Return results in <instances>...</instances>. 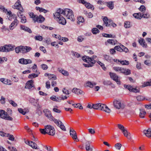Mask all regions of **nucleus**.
Listing matches in <instances>:
<instances>
[{
    "mask_svg": "<svg viewBox=\"0 0 151 151\" xmlns=\"http://www.w3.org/2000/svg\"><path fill=\"white\" fill-rule=\"evenodd\" d=\"M124 136L126 137L128 139H132L131 134L129 132H127V130L125 129L124 130L122 131Z\"/></svg>",
    "mask_w": 151,
    "mask_h": 151,
    "instance_id": "21",
    "label": "nucleus"
},
{
    "mask_svg": "<svg viewBox=\"0 0 151 151\" xmlns=\"http://www.w3.org/2000/svg\"><path fill=\"white\" fill-rule=\"evenodd\" d=\"M136 99L138 101H141L145 99L144 96H139L136 97Z\"/></svg>",
    "mask_w": 151,
    "mask_h": 151,
    "instance_id": "48",
    "label": "nucleus"
},
{
    "mask_svg": "<svg viewBox=\"0 0 151 151\" xmlns=\"http://www.w3.org/2000/svg\"><path fill=\"white\" fill-rule=\"evenodd\" d=\"M21 46L16 47L15 48L16 52L17 53H18L20 51L21 52Z\"/></svg>",
    "mask_w": 151,
    "mask_h": 151,
    "instance_id": "55",
    "label": "nucleus"
},
{
    "mask_svg": "<svg viewBox=\"0 0 151 151\" xmlns=\"http://www.w3.org/2000/svg\"><path fill=\"white\" fill-rule=\"evenodd\" d=\"M120 63L122 65H127L129 64V62L128 61L125 60H122L120 61Z\"/></svg>",
    "mask_w": 151,
    "mask_h": 151,
    "instance_id": "44",
    "label": "nucleus"
},
{
    "mask_svg": "<svg viewBox=\"0 0 151 151\" xmlns=\"http://www.w3.org/2000/svg\"><path fill=\"white\" fill-rule=\"evenodd\" d=\"M57 122H54L58 126H59L60 129L63 130L64 131H65L66 129L65 128V127L62 122L59 120H57Z\"/></svg>",
    "mask_w": 151,
    "mask_h": 151,
    "instance_id": "18",
    "label": "nucleus"
},
{
    "mask_svg": "<svg viewBox=\"0 0 151 151\" xmlns=\"http://www.w3.org/2000/svg\"><path fill=\"white\" fill-rule=\"evenodd\" d=\"M144 63L148 66L151 65V61L149 60H145L144 62Z\"/></svg>",
    "mask_w": 151,
    "mask_h": 151,
    "instance_id": "52",
    "label": "nucleus"
},
{
    "mask_svg": "<svg viewBox=\"0 0 151 151\" xmlns=\"http://www.w3.org/2000/svg\"><path fill=\"white\" fill-rule=\"evenodd\" d=\"M35 39L36 40L42 41V40L43 38L42 36L40 35L36 36L35 37Z\"/></svg>",
    "mask_w": 151,
    "mask_h": 151,
    "instance_id": "46",
    "label": "nucleus"
},
{
    "mask_svg": "<svg viewBox=\"0 0 151 151\" xmlns=\"http://www.w3.org/2000/svg\"><path fill=\"white\" fill-rule=\"evenodd\" d=\"M107 42L112 45H115L117 43V41L115 40L108 39L107 41Z\"/></svg>",
    "mask_w": 151,
    "mask_h": 151,
    "instance_id": "29",
    "label": "nucleus"
},
{
    "mask_svg": "<svg viewBox=\"0 0 151 151\" xmlns=\"http://www.w3.org/2000/svg\"><path fill=\"white\" fill-rule=\"evenodd\" d=\"M72 52L73 53L74 56H75L76 57L78 58L80 57V54L77 53V52Z\"/></svg>",
    "mask_w": 151,
    "mask_h": 151,
    "instance_id": "61",
    "label": "nucleus"
},
{
    "mask_svg": "<svg viewBox=\"0 0 151 151\" xmlns=\"http://www.w3.org/2000/svg\"><path fill=\"white\" fill-rule=\"evenodd\" d=\"M78 22H84V19L83 17H80L78 18Z\"/></svg>",
    "mask_w": 151,
    "mask_h": 151,
    "instance_id": "58",
    "label": "nucleus"
},
{
    "mask_svg": "<svg viewBox=\"0 0 151 151\" xmlns=\"http://www.w3.org/2000/svg\"><path fill=\"white\" fill-rule=\"evenodd\" d=\"M145 7L143 5H141L140 7L139 8V9L140 11L141 12H143L145 10Z\"/></svg>",
    "mask_w": 151,
    "mask_h": 151,
    "instance_id": "53",
    "label": "nucleus"
},
{
    "mask_svg": "<svg viewBox=\"0 0 151 151\" xmlns=\"http://www.w3.org/2000/svg\"><path fill=\"white\" fill-rule=\"evenodd\" d=\"M104 57L107 61L111 63L113 62V59L109 56L107 55H104Z\"/></svg>",
    "mask_w": 151,
    "mask_h": 151,
    "instance_id": "27",
    "label": "nucleus"
},
{
    "mask_svg": "<svg viewBox=\"0 0 151 151\" xmlns=\"http://www.w3.org/2000/svg\"><path fill=\"white\" fill-rule=\"evenodd\" d=\"M130 22H129L126 21L124 22V27L125 28L130 27Z\"/></svg>",
    "mask_w": 151,
    "mask_h": 151,
    "instance_id": "54",
    "label": "nucleus"
},
{
    "mask_svg": "<svg viewBox=\"0 0 151 151\" xmlns=\"http://www.w3.org/2000/svg\"><path fill=\"white\" fill-rule=\"evenodd\" d=\"M83 13L85 14L87 17L88 18H91L93 17L92 13L91 12L88 13L86 10H84L83 11Z\"/></svg>",
    "mask_w": 151,
    "mask_h": 151,
    "instance_id": "30",
    "label": "nucleus"
},
{
    "mask_svg": "<svg viewBox=\"0 0 151 151\" xmlns=\"http://www.w3.org/2000/svg\"><path fill=\"white\" fill-rule=\"evenodd\" d=\"M72 92L75 94L78 95L83 94H84L83 92L80 89L77 88H74L72 90Z\"/></svg>",
    "mask_w": 151,
    "mask_h": 151,
    "instance_id": "19",
    "label": "nucleus"
},
{
    "mask_svg": "<svg viewBox=\"0 0 151 151\" xmlns=\"http://www.w3.org/2000/svg\"><path fill=\"white\" fill-rule=\"evenodd\" d=\"M48 78L50 80H56L57 79L56 76L53 74H50L48 76Z\"/></svg>",
    "mask_w": 151,
    "mask_h": 151,
    "instance_id": "39",
    "label": "nucleus"
},
{
    "mask_svg": "<svg viewBox=\"0 0 151 151\" xmlns=\"http://www.w3.org/2000/svg\"><path fill=\"white\" fill-rule=\"evenodd\" d=\"M86 7L88 9H94L93 6L90 3L87 2L86 3L84 4Z\"/></svg>",
    "mask_w": 151,
    "mask_h": 151,
    "instance_id": "34",
    "label": "nucleus"
},
{
    "mask_svg": "<svg viewBox=\"0 0 151 151\" xmlns=\"http://www.w3.org/2000/svg\"><path fill=\"white\" fill-rule=\"evenodd\" d=\"M20 29L29 33H32V31L30 29L24 25L20 26Z\"/></svg>",
    "mask_w": 151,
    "mask_h": 151,
    "instance_id": "23",
    "label": "nucleus"
},
{
    "mask_svg": "<svg viewBox=\"0 0 151 151\" xmlns=\"http://www.w3.org/2000/svg\"><path fill=\"white\" fill-rule=\"evenodd\" d=\"M109 74L111 78L114 81H115L117 80L118 79L119 77L116 73L111 72H110Z\"/></svg>",
    "mask_w": 151,
    "mask_h": 151,
    "instance_id": "24",
    "label": "nucleus"
},
{
    "mask_svg": "<svg viewBox=\"0 0 151 151\" xmlns=\"http://www.w3.org/2000/svg\"><path fill=\"white\" fill-rule=\"evenodd\" d=\"M86 86L89 87L91 88H92L94 86L96 85V83L95 82H91L89 81H88L86 83Z\"/></svg>",
    "mask_w": 151,
    "mask_h": 151,
    "instance_id": "25",
    "label": "nucleus"
},
{
    "mask_svg": "<svg viewBox=\"0 0 151 151\" xmlns=\"http://www.w3.org/2000/svg\"><path fill=\"white\" fill-rule=\"evenodd\" d=\"M118 127L120 129L122 132L125 129L124 127L121 124H118Z\"/></svg>",
    "mask_w": 151,
    "mask_h": 151,
    "instance_id": "60",
    "label": "nucleus"
},
{
    "mask_svg": "<svg viewBox=\"0 0 151 151\" xmlns=\"http://www.w3.org/2000/svg\"><path fill=\"white\" fill-rule=\"evenodd\" d=\"M55 130L54 129V127H52V128H51L50 130V132H49L48 133V134L52 136H53L55 135Z\"/></svg>",
    "mask_w": 151,
    "mask_h": 151,
    "instance_id": "37",
    "label": "nucleus"
},
{
    "mask_svg": "<svg viewBox=\"0 0 151 151\" xmlns=\"http://www.w3.org/2000/svg\"><path fill=\"white\" fill-rule=\"evenodd\" d=\"M85 145V148L87 151H93V146L91 145L90 141H86Z\"/></svg>",
    "mask_w": 151,
    "mask_h": 151,
    "instance_id": "16",
    "label": "nucleus"
},
{
    "mask_svg": "<svg viewBox=\"0 0 151 151\" xmlns=\"http://www.w3.org/2000/svg\"><path fill=\"white\" fill-rule=\"evenodd\" d=\"M0 101L1 103L2 104H4L5 103V99L4 98L3 96H1V98L0 99Z\"/></svg>",
    "mask_w": 151,
    "mask_h": 151,
    "instance_id": "64",
    "label": "nucleus"
},
{
    "mask_svg": "<svg viewBox=\"0 0 151 151\" xmlns=\"http://www.w3.org/2000/svg\"><path fill=\"white\" fill-rule=\"evenodd\" d=\"M6 136L9 137V139L11 141H13L14 140V137L12 135L8 134H7Z\"/></svg>",
    "mask_w": 151,
    "mask_h": 151,
    "instance_id": "49",
    "label": "nucleus"
},
{
    "mask_svg": "<svg viewBox=\"0 0 151 151\" xmlns=\"http://www.w3.org/2000/svg\"><path fill=\"white\" fill-rule=\"evenodd\" d=\"M33 81L31 80L28 81L26 83L25 88L30 89L33 87L34 85L33 84Z\"/></svg>",
    "mask_w": 151,
    "mask_h": 151,
    "instance_id": "14",
    "label": "nucleus"
},
{
    "mask_svg": "<svg viewBox=\"0 0 151 151\" xmlns=\"http://www.w3.org/2000/svg\"><path fill=\"white\" fill-rule=\"evenodd\" d=\"M40 131L41 133L43 134H47L45 128L43 129H40Z\"/></svg>",
    "mask_w": 151,
    "mask_h": 151,
    "instance_id": "63",
    "label": "nucleus"
},
{
    "mask_svg": "<svg viewBox=\"0 0 151 151\" xmlns=\"http://www.w3.org/2000/svg\"><path fill=\"white\" fill-rule=\"evenodd\" d=\"M21 52L23 53H26L29 52L32 50V48L29 46H21Z\"/></svg>",
    "mask_w": 151,
    "mask_h": 151,
    "instance_id": "12",
    "label": "nucleus"
},
{
    "mask_svg": "<svg viewBox=\"0 0 151 151\" xmlns=\"http://www.w3.org/2000/svg\"><path fill=\"white\" fill-rule=\"evenodd\" d=\"M13 7L14 9H17L22 12H24V9L21 4V2L19 0L17 1L14 4Z\"/></svg>",
    "mask_w": 151,
    "mask_h": 151,
    "instance_id": "11",
    "label": "nucleus"
},
{
    "mask_svg": "<svg viewBox=\"0 0 151 151\" xmlns=\"http://www.w3.org/2000/svg\"><path fill=\"white\" fill-rule=\"evenodd\" d=\"M148 86H151V79L150 80L148 81L145 82L142 86L143 87H145Z\"/></svg>",
    "mask_w": 151,
    "mask_h": 151,
    "instance_id": "38",
    "label": "nucleus"
},
{
    "mask_svg": "<svg viewBox=\"0 0 151 151\" xmlns=\"http://www.w3.org/2000/svg\"><path fill=\"white\" fill-rule=\"evenodd\" d=\"M84 57V56H83L82 57V59L83 60L88 63L87 64H83V65H84V66L85 67H92L94 65V61L93 60V61H92L91 60V59H89V60L88 59V58H86V59H83V58ZM86 59V58H85Z\"/></svg>",
    "mask_w": 151,
    "mask_h": 151,
    "instance_id": "9",
    "label": "nucleus"
},
{
    "mask_svg": "<svg viewBox=\"0 0 151 151\" xmlns=\"http://www.w3.org/2000/svg\"><path fill=\"white\" fill-rule=\"evenodd\" d=\"M97 57V56L96 55H93L91 57H88V56H84V57L83 58V59H86L85 58H88V59L89 60V59H91V60L92 61H93V60L94 61V64L96 63V60H94V59H95Z\"/></svg>",
    "mask_w": 151,
    "mask_h": 151,
    "instance_id": "31",
    "label": "nucleus"
},
{
    "mask_svg": "<svg viewBox=\"0 0 151 151\" xmlns=\"http://www.w3.org/2000/svg\"><path fill=\"white\" fill-rule=\"evenodd\" d=\"M54 18L56 19L58 22L63 25L66 23V20L63 15L66 16L67 19L71 21H74V17L72 11L68 9H63L60 8L58 9L57 12L53 14Z\"/></svg>",
    "mask_w": 151,
    "mask_h": 151,
    "instance_id": "1",
    "label": "nucleus"
},
{
    "mask_svg": "<svg viewBox=\"0 0 151 151\" xmlns=\"http://www.w3.org/2000/svg\"><path fill=\"white\" fill-rule=\"evenodd\" d=\"M113 69L116 71L120 72V73H124L126 75H129L131 73L130 70L128 69H125L121 67H114Z\"/></svg>",
    "mask_w": 151,
    "mask_h": 151,
    "instance_id": "6",
    "label": "nucleus"
},
{
    "mask_svg": "<svg viewBox=\"0 0 151 151\" xmlns=\"http://www.w3.org/2000/svg\"><path fill=\"white\" fill-rule=\"evenodd\" d=\"M27 144H28L32 148L35 149H39V148L37 147V145L36 143L32 141H28L25 142Z\"/></svg>",
    "mask_w": 151,
    "mask_h": 151,
    "instance_id": "15",
    "label": "nucleus"
},
{
    "mask_svg": "<svg viewBox=\"0 0 151 151\" xmlns=\"http://www.w3.org/2000/svg\"><path fill=\"white\" fill-rule=\"evenodd\" d=\"M52 128V126L50 125H47L45 126V128L47 134H48L49 132H50V130Z\"/></svg>",
    "mask_w": 151,
    "mask_h": 151,
    "instance_id": "35",
    "label": "nucleus"
},
{
    "mask_svg": "<svg viewBox=\"0 0 151 151\" xmlns=\"http://www.w3.org/2000/svg\"><path fill=\"white\" fill-rule=\"evenodd\" d=\"M29 15L35 23L37 22L41 23L45 20V18L41 15L38 16L35 14L33 12H30L29 13Z\"/></svg>",
    "mask_w": 151,
    "mask_h": 151,
    "instance_id": "3",
    "label": "nucleus"
},
{
    "mask_svg": "<svg viewBox=\"0 0 151 151\" xmlns=\"http://www.w3.org/2000/svg\"><path fill=\"white\" fill-rule=\"evenodd\" d=\"M102 35L103 37H106L114 38L115 37V36H113L111 34H109L105 33L103 34Z\"/></svg>",
    "mask_w": 151,
    "mask_h": 151,
    "instance_id": "40",
    "label": "nucleus"
},
{
    "mask_svg": "<svg viewBox=\"0 0 151 151\" xmlns=\"http://www.w3.org/2000/svg\"><path fill=\"white\" fill-rule=\"evenodd\" d=\"M97 62L102 67V68L104 70L106 69V68L105 67L104 65V63H101L99 61H97Z\"/></svg>",
    "mask_w": 151,
    "mask_h": 151,
    "instance_id": "43",
    "label": "nucleus"
},
{
    "mask_svg": "<svg viewBox=\"0 0 151 151\" xmlns=\"http://www.w3.org/2000/svg\"><path fill=\"white\" fill-rule=\"evenodd\" d=\"M38 76V74H36L35 73H32L29 74L28 76V78H33L37 77Z\"/></svg>",
    "mask_w": 151,
    "mask_h": 151,
    "instance_id": "42",
    "label": "nucleus"
},
{
    "mask_svg": "<svg viewBox=\"0 0 151 151\" xmlns=\"http://www.w3.org/2000/svg\"><path fill=\"white\" fill-rule=\"evenodd\" d=\"M92 32L93 34H96L97 33H99V31L97 28H94L92 29Z\"/></svg>",
    "mask_w": 151,
    "mask_h": 151,
    "instance_id": "45",
    "label": "nucleus"
},
{
    "mask_svg": "<svg viewBox=\"0 0 151 151\" xmlns=\"http://www.w3.org/2000/svg\"><path fill=\"white\" fill-rule=\"evenodd\" d=\"M42 68L44 70H46L48 68V66L46 64H43L41 65Z\"/></svg>",
    "mask_w": 151,
    "mask_h": 151,
    "instance_id": "56",
    "label": "nucleus"
},
{
    "mask_svg": "<svg viewBox=\"0 0 151 151\" xmlns=\"http://www.w3.org/2000/svg\"><path fill=\"white\" fill-rule=\"evenodd\" d=\"M45 115L50 121L54 122H57V119H56L52 116L51 112L48 109H45L43 111Z\"/></svg>",
    "mask_w": 151,
    "mask_h": 151,
    "instance_id": "7",
    "label": "nucleus"
},
{
    "mask_svg": "<svg viewBox=\"0 0 151 151\" xmlns=\"http://www.w3.org/2000/svg\"><path fill=\"white\" fill-rule=\"evenodd\" d=\"M114 49L121 52H127L129 51L128 49L122 45H120L119 46H115L114 47Z\"/></svg>",
    "mask_w": 151,
    "mask_h": 151,
    "instance_id": "10",
    "label": "nucleus"
},
{
    "mask_svg": "<svg viewBox=\"0 0 151 151\" xmlns=\"http://www.w3.org/2000/svg\"><path fill=\"white\" fill-rule=\"evenodd\" d=\"M104 24L106 27L109 26L112 22L110 19H109L106 17H105L103 19Z\"/></svg>",
    "mask_w": 151,
    "mask_h": 151,
    "instance_id": "17",
    "label": "nucleus"
},
{
    "mask_svg": "<svg viewBox=\"0 0 151 151\" xmlns=\"http://www.w3.org/2000/svg\"><path fill=\"white\" fill-rule=\"evenodd\" d=\"M103 84L105 85H110L111 83L109 81H104L103 82Z\"/></svg>",
    "mask_w": 151,
    "mask_h": 151,
    "instance_id": "57",
    "label": "nucleus"
},
{
    "mask_svg": "<svg viewBox=\"0 0 151 151\" xmlns=\"http://www.w3.org/2000/svg\"><path fill=\"white\" fill-rule=\"evenodd\" d=\"M107 4V6L109 7L110 9H112L114 8V4L112 2L109 1L108 2H106Z\"/></svg>",
    "mask_w": 151,
    "mask_h": 151,
    "instance_id": "36",
    "label": "nucleus"
},
{
    "mask_svg": "<svg viewBox=\"0 0 151 151\" xmlns=\"http://www.w3.org/2000/svg\"><path fill=\"white\" fill-rule=\"evenodd\" d=\"M15 46L10 44L5 45L0 47V50L3 52H8L13 50L15 48Z\"/></svg>",
    "mask_w": 151,
    "mask_h": 151,
    "instance_id": "5",
    "label": "nucleus"
},
{
    "mask_svg": "<svg viewBox=\"0 0 151 151\" xmlns=\"http://www.w3.org/2000/svg\"><path fill=\"white\" fill-rule=\"evenodd\" d=\"M38 99H35L33 98H31L29 99V101L32 103H37V101H38Z\"/></svg>",
    "mask_w": 151,
    "mask_h": 151,
    "instance_id": "47",
    "label": "nucleus"
},
{
    "mask_svg": "<svg viewBox=\"0 0 151 151\" xmlns=\"http://www.w3.org/2000/svg\"><path fill=\"white\" fill-rule=\"evenodd\" d=\"M18 23V21L17 19H15L14 22H13L11 24L9 27L11 30H12L17 25Z\"/></svg>",
    "mask_w": 151,
    "mask_h": 151,
    "instance_id": "22",
    "label": "nucleus"
},
{
    "mask_svg": "<svg viewBox=\"0 0 151 151\" xmlns=\"http://www.w3.org/2000/svg\"><path fill=\"white\" fill-rule=\"evenodd\" d=\"M93 109L103 110L107 113H110L111 111V109L109 108L106 105L101 103L93 104Z\"/></svg>",
    "mask_w": 151,
    "mask_h": 151,
    "instance_id": "2",
    "label": "nucleus"
},
{
    "mask_svg": "<svg viewBox=\"0 0 151 151\" xmlns=\"http://www.w3.org/2000/svg\"><path fill=\"white\" fill-rule=\"evenodd\" d=\"M76 105L77 106H74V107L76 108H78L79 109H83V107L80 104L78 103L76 104Z\"/></svg>",
    "mask_w": 151,
    "mask_h": 151,
    "instance_id": "62",
    "label": "nucleus"
},
{
    "mask_svg": "<svg viewBox=\"0 0 151 151\" xmlns=\"http://www.w3.org/2000/svg\"><path fill=\"white\" fill-rule=\"evenodd\" d=\"M139 113V116L141 118H144L146 114V112L143 109H140Z\"/></svg>",
    "mask_w": 151,
    "mask_h": 151,
    "instance_id": "28",
    "label": "nucleus"
},
{
    "mask_svg": "<svg viewBox=\"0 0 151 151\" xmlns=\"http://www.w3.org/2000/svg\"><path fill=\"white\" fill-rule=\"evenodd\" d=\"M139 43H140L141 45L143 47L147 48V45L144 39H141L139 40Z\"/></svg>",
    "mask_w": 151,
    "mask_h": 151,
    "instance_id": "26",
    "label": "nucleus"
},
{
    "mask_svg": "<svg viewBox=\"0 0 151 151\" xmlns=\"http://www.w3.org/2000/svg\"><path fill=\"white\" fill-rule=\"evenodd\" d=\"M0 81L2 82L3 83L5 84H8L9 85H10L11 84V83H7V81H10V80L6 79L4 78H1L0 79Z\"/></svg>",
    "mask_w": 151,
    "mask_h": 151,
    "instance_id": "33",
    "label": "nucleus"
},
{
    "mask_svg": "<svg viewBox=\"0 0 151 151\" xmlns=\"http://www.w3.org/2000/svg\"><path fill=\"white\" fill-rule=\"evenodd\" d=\"M18 110L20 113L23 115H25L26 114V112L24 111L22 109L18 108Z\"/></svg>",
    "mask_w": 151,
    "mask_h": 151,
    "instance_id": "59",
    "label": "nucleus"
},
{
    "mask_svg": "<svg viewBox=\"0 0 151 151\" xmlns=\"http://www.w3.org/2000/svg\"><path fill=\"white\" fill-rule=\"evenodd\" d=\"M20 18L21 19V22L22 23H24L26 22L27 20L25 16H22V17H20Z\"/></svg>",
    "mask_w": 151,
    "mask_h": 151,
    "instance_id": "51",
    "label": "nucleus"
},
{
    "mask_svg": "<svg viewBox=\"0 0 151 151\" xmlns=\"http://www.w3.org/2000/svg\"><path fill=\"white\" fill-rule=\"evenodd\" d=\"M143 132L147 137H151V128H149L147 130H144Z\"/></svg>",
    "mask_w": 151,
    "mask_h": 151,
    "instance_id": "20",
    "label": "nucleus"
},
{
    "mask_svg": "<svg viewBox=\"0 0 151 151\" xmlns=\"http://www.w3.org/2000/svg\"><path fill=\"white\" fill-rule=\"evenodd\" d=\"M26 59L22 58H21L19 59V60L18 62L19 63L23 64V65H26Z\"/></svg>",
    "mask_w": 151,
    "mask_h": 151,
    "instance_id": "41",
    "label": "nucleus"
},
{
    "mask_svg": "<svg viewBox=\"0 0 151 151\" xmlns=\"http://www.w3.org/2000/svg\"><path fill=\"white\" fill-rule=\"evenodd\" d=\"M114 147L116 149L120 150L122 147V145L119 143H117L115 145Z\"/></svg>",
    "mask_w": 151,
    "mask_h": 151,
    "instance_id": "50",
    "label": "nucleus"
},
{
    "mask_svg": "<svg viewBox=\"0 0 151 151\" xmlns=\"http://www.w3.org/2000/svg\"><path fill=\"white\" fill-rule=\"evenodd\" d=\"M114 107L118 109H123L126 106V105L120 100H115L113 102Z\"/></svg>",
    "mask_w": 151,
    "mask_h": 151,
    "instance_id": "4",
    "label": "nucleus"
},
{
    "mask_svg": "<svg viewBox=\"0 0 151 151\" xmlns=\"http://www.w3.org/2000/svg\"><path fill=\"white\" fill-rule=\"evenodd\" d=\"M0 117L7 120L12 121L13 120L12 118L7 113L3 110H0Z\"/></svg>",
    "mask_w": 151,
    "mask_h": 151,
    "instance_id": "8",
    "label": "nucleus"
},
{
    "mask_svg": "<svg viewBox=\"0 0 151 151\" xmlns=\"http://www.w3.org/2000/svg\"><path fill=\"white\" fill-rule=\"evenodd\" d=\"M70 135L74 139L76 140L77 141H79V140L77 138V134L75 130L72 129H70Z\"/></svg>",
    "mask_w": 151,
    "mask_h": 151,
    "instance_id": "13",
    "label": "nucleus"
},
{
    "mask_svg": "<svg viewBox=\"0 0 151 151\" xmlns=\"http://www.w3.org/2000/svg\"><path fill=\"white\" fill-rule=\"evenodd\" d=\"M59 71L65 76H67L69 75V73L68 72L63 69H59Z\"/></svg>",
    "mask_w": 151,
    "mask_h": 151,
    "instance_id": "32",
    "label": "nucleus"
}]
</instances>
